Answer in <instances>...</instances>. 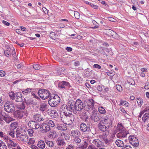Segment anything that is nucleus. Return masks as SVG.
<instances>
[{"instance_id":"nucleus-1","label":"nucleus","mask_w":149,"mask_h":149,"mask_svg":"<svg viewBox=\"0 0 149 149\" xmlns=\"http://www.w3.org/2000/svg\"><path fill=\"white\" fill-rule=\"evenodd\" d=\"M113 126L112 121L111 119L107 117L103 120H101L98 124V127L102 132H106L108 129Z\"/></svg>"},{"instance_id":"nucleus-2","label":"nucleus","mask_w":149,"mask_h":149,"mask_svg":"<svg viewBox=\"0 0 149 149\" xmlns=\"http://www.w3.org/2000/svg\"><path fill=\"white\" fill-rule=\"evenodd\" d=\"M74 142L79 146V149H85L88 145L87 142L84 140L81 141L79 136L74 138Z\"/></svg>"},{"instance_id":"nucleus-3","label":"nucleus","mask_w":149,"mask_h":149,"mask_svg":"<svg viewBox=\"0 0 149 149\" xmlns=\"http://www.w3.org/2000/svg\"><path fill=\"white\" fill-rule=\"evenodd\" d=\"M49 104L51 107H56L60 102V98L58 95H56L52 98L48 100Z\"/></svg>"},{"instance_id":"nucleus-4","label":"nucleus","mask_w":149,"mask_h":149,"mask_svg":"<svg viewBox=\"0 0 149 149\" xmlns=\"http://www.w3.org/2000/svg\"><path fill=\"white\" fill-rule=\"evenodd\" d=\"M5 110L8 113H13L15 110L14 104L12 102L7 101L5 103L4 106Z\"/></svg>"},{"instance_id":"nucleus-5","label":"nucleus","mask_w":149,"mask_h":149,"mask_svg":"<svg viewBox=\"0 0 149 149\" xmlns=\"http://www.w3.org/2000/svg\"><path fill=\"white\" fill-rule=\"evenodd\" d=\"M91 119L94 122H96L99 121L101 118L100 114L97 111L93 110L91 115Z\"/></svg>"},{"instance_id":"nucleus-6","label":"nucleus","mask_w":149,"mask_h":149,"mask_svg":"<svg viewBox=\"0 0 149 149\" xmlns=\"http://www.w3.org/2000/svg\"><path fill=\"white\" fill-rule=\"evenodd\" d=\"M50 125L46 123H42L40 125V131L42 133H46L50 130Z\"/></svg>"},{"instance_id":"nucleus-7","label":"nucleus","mask_w":149,"mask_h":149,"mask_svg":"<svg viewBox=\"0 0 149 149\" xmlns=\"http://www.w3.org/2000/svg\"><path fill=\"white\" fill-rule=\"evenodd\" d=\"M28 125L29 127L33 129H37L40 127V124L38 122L33 120L29 121Z\"/></svg>"},{"instance_id":"nucleus-8","label":"nucleus","mask_w":149,"mask_h":149,"mask_svg":"<svg viewBox=\"0 0 149 149\" xmlns=\"http://www.w3.org/2000/svg\"><path fill=\"white\" fill-rule=\"evenodd\" d=\"M15 115L17 117L21 118H22L26 117L28 115V113L26 111L18 110L16 111Z\"/></svg>"},{"instance_id":"nucleus-9","label":"nucleus","mask_w":149,"mask_h":149,"mask_svg":"<svg viewBox=\"0 0 149 149\" xmlns=\"http://www.w3.org/2000/svg\"><path fill=\"white\" fill-rule=\"evenodd\" d=\"M75 110L81 111L84 108V105L82 101L79 99H77L76 101Z\"/></svg>"},{"instance_id":"nucleus-10","label":"nucleus","mask_w":149,"mask_h":149,"mask_svg":"<svg viewBox=\"0 0 149 149\" xmlns=\"http://www.w3.org/2000/svg\"><path fill=\"white\" fill-rule=\"evenodd\" d=\"M60 109L61 112L63 113L65 116L68 114V113L70 112L72 113L71 111L70 110V107H68L66 104H64L62 105Z\"/></svg>"},{"instance_id":"nucleus-11","label":"nucleus","mask_w":149,"mask_h":149,"mask_svg":"<svg viewBox=\"0 0 149 149\" xmlns=\"http://www.w3.org/2000/svg\"><path fill=\"white\" fill-rule=\"evenodd\" d=\"M16 136L17 138L20 139L22 141L26 142L28 141V137L24 134L18 132Z\"/></svg>"},{"instance_id":"nucleus-12","label":"nucleus","mask_w":149,"mask_h":149,"mask_svg":"<svg viewBox=\"0 0 149 149\" xmlns=\"http://www.w3.org/2000/svg\"><path fill=\"white\" fill-rule=\"evenodd\" d=\"M68 114L65 115L67 118V119L69 120V122L72 123L74 121L76 117V114L74 113L72 114V112H69Z\"/></svg>"},{"instance_id":"nucleus-13","label":"nucleus","mask_w":149,"mask_h":149,"mask_svg":"<svg viewBox=\"0 0 149 149\" xmlns=\"http://www.w3.org/2000/svg\"><path fill=\"white\" fill-rule=\"evenodd\" d=\"M81 130L83 132H90V128L85 123H82L80 126Z\"/></svg>"},{"instance_id":"nucleus-14","label":"nucleus","mask_w":149,"mask_h":149,"mask_svg":"<svg viewBox=\"0 0 149 149\" xmlns=\"http://www.w3.org/2000/svg\"><path fill=\"white\" fill-rule=\"evenodd\" d=\"M109 134V132L107 131L106 132L103 133L102 136V138L104 141L105 143L107 144H109L110 143V141L107 137Z\"/></svg>"},{"instance_id":"nucleus-15","label":"nucleus","mask_w":149,"mask_h":149,"mask_svg":"<svg viewBox=\"0 0 149 149\" xmlns=\"http://www.w3.org/2000/svg\"><path fill=\"white\" fill-rule=\"evenodd\" d=\"M126 130H123L122 131H120L116 134L118 138L125 137L128 134Z\"/></svg>"},{"instance_id":"nucleus-16","label":"nucleus","mask_w":149,"mask_h":149,"mask_svg":"<svg viewBox=\"0 0 149 149\" xmlns=\"http://www.w3.org/2000/svg\"><path fill=\"white\" fill-rule=\"evenodd\" d=\"M56 127L58 130L61 131H65L67 129L66 126L64 124H57Z\"/></svg>"},{"instance_id":"nucleus-17","label":"nucleus","mask_w":149,"mask_h":149,"mask_svg":"<svg viewBox=\"0 0 149 149\" xmlns=\"http://www.w3.org/2000/svg\"><path fill=\"white\" fill-rule=\"evenodd\" d=\"M65 70L64 68H61L58 67L56 68V74L58 75L59 76H62L63 74V72Z\"/></svg>"},{"instance_id":"nucleus-18","label":"nucleus","mask_w":149,"mask_h":149,"mask_svg":"<svg viewBox=\"0 0 149 149\" xmlns=\"http://www.w3.org/2000/svg\"><path fill=\"white\" fill-rule=\"evenodd\" d=\"M15 95L16 96L15 97L14 100L16 102H21L22 100V94L20 93H17Z\"/></svg>"},{"instance_id":"nucleus-19","label":"nucleus","mask_w":149,"mask_h":149,"mask_svg":"<svg viewBox=\"0 0 149 149\" xmlns=\"http://www.w3.org/2000/svg\"><path fill=\"white\" fill-rule=\"evenodd\" d=\"M50 93L46 90L44 89L43 95L40 96V97L43 100H45L50 95Z\"/></svg>"},{"instance_id":"nucleus-20","label":"nucleus","mask_w":149,"mask_h":149,"mask_svg":"<svg viewBox=\"0 0 149 149\" xmlns=\"http://www.w3.org/2000/svg\"><path fill=\"white\" fill-rule=\"evenodd\" d=\"M33 118L37 122L44 120L43 118L42 117L41 115L38 114L34 115L33 117Z\"/></svg>"},{"instance_id":"nucleus-21","label":"nucleus","mask_w":149,"mask_h":149,"mask_svg":"<svg viewBox=\"0 0 149 149\" xmlns=\"http://www.w3.org/2000/svg\"><path fill=\"white\" fill-rule=\"evenodd\" d=\"M71 136H72L74 138L79 136L81 134V133L78 130H75L71 131Z\"/></svg>"},{"instance_id":"nucleus-22","label":"nucleus","mask_w":149,"mask_h":149,"mask_svg":"<svg viewBox=\"0 0 149 149\" xmlns=\"http://www.w3.org/2000/svg\"><path fill=\"white\" fill-rule=\"evenodd\" d=\"M115 143L118 146L121 148L124 147L125 145H126L123 141L119 139L116 140Z\"/></svg>"},{"instance_id":"nucleus-23","label":"nucleus","mask_w":149,"mask_h":149,"mask_svg":"<svg viewBox=\"0 0 149 149\" xmlns=\"http://www.w3.org/2000/svg\"><path fill=\"white\" fill-rule=\"evenodd\" d=\"M69 85V84L68 82L63 81L59 83L58 87L61 88H65V86H68Z\"/></svg>"},{"instance_id":"nucleus-24","label":"nucleus","mask_w":149,"mask_h":149,"mask_svg":"<svg viewBox=\"0 0 149 149\" xmlns=\"http://www.w3.org/2000/svg\"><path fill=\"white\" fill-rule=\"evenodd\" d=\"M85 104L91 106L90 107H92L93 108L94 106V102L93 99H91L88 100H87L86 101Z\"/></svg>"},{"instance_id":"nucleus-25","label":"nucleus","mask_w":149,"mask_h":149,"mask_svg":"<svg viewBox=\"0 0 149 149\" xmlns=\"http://www.w3.org/2000/svg\"><path fill=\"white\" fill-rule=\"evenodd\" d=\"M93 143L95 146L98 147H101L103 144L98 139L94 140Z\"/></svg>"},{"instance_id":"nucleus-26","label":"nucleus","mask_w":149,"mask_h":149,"mask_svg":"<svg viewBox=\"0 0 149 149\" xmlns=\"http://www.w3.org/2000/svg\"><path fill=\"white\" fill-rule=\"evenodd\" d=\"M38 147L41 149H44L45 147V145L44 142L42 140L39 141L37 144Z\"/></svg>"},{"instance_id":"nucleus-27","label":"nucleus","mask_w":149,"mask_h":149,"mask_svg":"<svg viewBox=\"0 0 149 149\" xmlns=\"http://www.w3.org/2000/svg\"><path fill=\"white\" fill-rule=\"evenodd\" d=\"M133 139H135L134 141H130V143L134 147H137L139 145V142L135 136L133 137Z\"/></svg>"},{"instance_id":"nucleus-28","label":"nucleus","mask_w":149,"mask_h":149,"mask_svg":"<svg viewBox=\"0 0 149 149\" xmlns=\"http://www.w3.org/2000/svg\"><path fill=\"white\" fill-rule=\"evenodd\" d=\"M47 104L45 103H41L40 105V111L43 112L47 109Z\"/></svg>"},{"instance_id":"nucleus-29","label":"nucleus","mask_w":149,"mask_h":149,"mask_svg":"<svg viewBox=\"0 0 149 149\" xmlns=\"http://www.w3.org/2000/svg\"><path fill=\"white\" fill-rule=\"evenodd\" d=\"M33 88H27L24 90H23L22 91V93L25 95H29L31 91Z\"/></svg>"},{"instance_id":"nucleus-30","label":"nucleus","mask_w":149,"mask_h":149,"mask_svg":"<svg viewBox=\"0 0 149 149\" xmlns=\"http://www.w3.org/2000/svg\"><path fill=\"white\" fill-rule=\"evenodd\" d=\"M7 123H9L10 122L14 120V119L12 118L10 116L6 115L4 120Z\"/></svg>"},{"instance_id":"nucleus-31","label":"nucleus","mask_w":149,"mask_h":149,"mask_svg":"<svg viewBox=\"0 0 149 149\" xmlns=\"http://www.w3.org/2000/svg\"><path fill=\"white\" fill-rule=\"evenodd\" d=\"M4 140L7 143L8 147L10 148V145L11 143V141H12V140H11V139L8 137V136L5 137Z\"/></svg>"},{"instance_id":"nucleus-32","label":"nucleus","mask_w":149,"mask_h":149,"mask_svg":"<svg viewBox=\"0 0 149 149\" xmlns=\"http://www.w3.org/2000/svg\"><path fill=\"white\" fill-rule=\"evenodd\" d=\"M57 144L60 146H62L65 144V142L62 139H58L56 141Z\"/></svg>"},{"instance_id":"nucleus-33","label":"nucleus","mask_w":149,"mask_h":149,"mask_svg":"<svg viewBox=\"0 0 149 149\" xmlns=\"http://www.w3.org/2000/svg\"><path fill=\"white\" fill-rule=\"evenodd\" d=\"M45 122L51 127H53L55 126V124L53 120H46V121Z\"/></svg>"},{"instance_id":"nucleus-34","label":"nucleus","mask_w":149,"mask_h":149,"mask_svg":"<svg viewBox=\"0 0 149 149\" xmlns=\"http://www.w3.org/2000/svg\"><path fill=\"white\" fill-rule=\"evenodd\" d=\"M45 142L48 146L52 147L54 146V143L53 141L45 140Z\"/></svg>"},{"instance_id":"nucleus-35","label":"nucleus","mask_w":149,"mask_h":149,"mask_svg":"<svg viewBox=\"0 0 149 149\" xmlns=\"http://www.w3.org/2000/svg\"><path fill=\"white\" fill-rule=\"evenodd\" d=\"M117 129L120 131H122L123 130H126L125 128L123 127L121 124H118L117 126Z\"/></svg>"},{"instance_id":"nucleus-36","label":"nucleus","mask_w":149,"mask_h":149,"mask_svg":"<svg viewBox=\"0 0 149 149\" xmlns=\"http://www.w3.org/2000/svg\"><path fill=\"white\" fill-rule=\"evenodd\" d=\"M99 112L101 114H104L106 113L105 109L102 107H99L98 108Z\"/></svg>"},{"instance_id":"nucleus-37","label":"nucleus","mask_w":149,"mask_h":149,"mask_svg":"<svg viewBox=\"0 0 149 149\" xmlns=\"http://www.w3.org/2000/svg\"><path fill=\"white\" fill-rule=\"evenodd\" d=\"M25 101L26 103L27 104H32L34 103V101L32 98H30L26 100L25 99Z\"/></svg>"},{"instance_id":"nucleus-38","label":"nucleus","mask_w":149,"mask_h":149,"mask_svg":"<svg viewBox=\"0 0 149 149\" xmlns=\"http://www.w3.org/2000/svg\"><path fill=\"white\" fill-rule=\"evenodd\" d=\"M93 108L92 107H90V106L86 104H85V105L84 106V109L87 111L92 110Z\"/></svg>"},{"instance_id":"nucleus-39","label":"nucleus","mask_w":149,"mask_h":149,"mask_svg":"<svg viewBox=\"0 0 149 149\" xmlns=\"http://www.w3.org/2000/svg\"><path fill=\"white\" fill-rule=\"evenodd\" d=\"M6 115L4 112H0V121H3L4 120Z\"/></svg>"},{"instance_id":"nucleus-40","label":"nucleus","mask_w":149,"mask_h":149,"mask_svg":"<svg viewBox=\"0 0 149 149\" xmlns=\"http://www.w3.org/2000/svg\"><path fill=\"white\" fill-rule=\"evenodd\" d=\"M76 102H73L71 104V105H70V110L71 111V110H73L74 111V110H75V107H76Z\"/></svg>"},{"instance_id":"nucleus-41","label":"nucleus","mask_w":149,"mask_h":149,"mask_svg":"<svg viewBox=\"0 0 149 149\" xmlns=\"http://www.w3.org/2000/svg\"><path fill=\"white\" fill-rule=\"evenodd\" d=\"M149 118V114L148 113H145L142 117L143 121L145 122Z\"/></svg>"},{"instance_id":"nucleus-42","label":"nucleus","mask_w":149,"mask_h":149,"mask_svg":"<svg viewBox=\"0 0 149 149\" xmlns=\"http://www.w3.org/2000/svg\"><path fill=\"white\" fill-rule=\"evenodd\" d=\"M33 68L36 70H38L41 68V66L38 64L33 65Z\"/></svg>"},{"instance_id":"nucleus-43","label":"nucleus","mask_w":149,"mask_h":149,"mask_svg":"<svg viewBox=\"0 0 149 149\" xmlns=\"http://www.w3.org/2000/svg\"><path fill=\"white\" fill-rule=\"evenodd\" d=\"M9 95L10 98L12 100H14L15 99V95L14 93L13 92H9Z\"/></svg>"},{"instance_id":"nucleus-44","label":"nucleus","mask_w":149,"mask_h":149,"mask_svg":"<svg viewBox=\"0 0 149 149\" xmlns=\"http://www.w3.org/2000/svg\"><path fill=\"white\" fill-rule=\"evenodd\" d=\"M25 107V104L23 102H22L21 104L19 105L18 107V109L21 110L24 109Z\"/></svg>"},{"instance_id":"nucleus-45","label":"nucleus","mask_w":149,"mask_h":149,"mask_svg":"<svg viewBox=\"0 0 149 149\" xmlns=\"http://www.w3.org/2000/svg\"><path fill=\"white\" fill-rule=\"evenodd\" d=\"M14 131L13 130H11L8 132V134L12 137H14Z\"/></svg>"},{"instance_id":"nucleus-46","label":"nucleus","mask_w":149,"mask_h":149,"mask_svg":"<svg viewBox=\"0 0 149 149\" xmlns=\"http://www.w3.org/2000/svg\"><path fill=\"white\" fill-rule=\"evenodd\" d=\"M27 132L29 134V135L30 136H33V134L34 133V131L33 130V129H29L28 130Z\"/></svg>"},{"instance_id":"nucleus-47","label":"nucleus","mask_w":149,"mask_h":149,"mask_svg":"<svg viewBox=\"0 0 149 149\" xmlns=\"http://www.w3.org/2000/svg\"><path fill=\"white\" fill-rule=\"evenodd\" d=\"M5 55L6 56L9 57L10 56V53L8 50H5L4 51Z\"/></svg>"},{"instance_id":"nucleus-48","label":"nucleus","mask_w":149,"mask_h":149,"mask_svg":"<svg viewBox=\"0 0 149 149\" xmlns=\"http://www.w3.org/2000/svg\"><path fill=\"white\" fill-rule=\"evenodd\" d=\"M137 102L139 105H141L143 103V100L140 98H137Z\"/></svg>"},{"instance_id":"nucleus-49","label":"nucleus","mask_w":149,"mask_h":149,"mask_svg":"<svg viewBox=\"0 0 149 149\" xmlns=\"http://www.w3.org/2000/svg\"><path fill=\"white\" fill-rule=\"evenodd\" d=\"M116 88L117 90L119 92H121L122 91V88L121 86L119 85H116Z\"/></svg>"},{"instance_id":"nucleus-50","label":"nucleus","mask_w":149,"mask_h":149,"mask_svg":"<svg viewBox=\"0 0 149 149\" xmlns=\"http://www.w3.org/2000/svg\"><path fill=\"white\" fill-rule=\"evenodd\" d=\"M74 15L76 18L78 19L79 18V14L77 11H74Z\"/></svg>"},{"instance_id":"nucleus-51","label":"nucleus","mask_w":149,"mask_h":149,"mask_svg":"<svg viewBox=\"0 0 149 149\" xmlns=\"http://www.w3.org/2000/svg\"><path fill=\"white\" fill-rule=\"evenodd\" d=\"M7 148V147L5 143L3 142L1 145V147H0V149H6Z\"/></svg>"},{"instance_id":"nucleus-52","label":"nucleus","mask_w":149,"mask_h":149,"mask_svg":"<svg viewBox=\"0 0 149 149\" xmlns=\"http://www.w3.org/2000/svg\"><path fill=\"white\" fill-rule=\"evenodd\" d=\"M18 145L16 143H14L13 141L12 140V141H11V143L10 145V148L11 147H15L17 146V145Z\"/></svg>"},{"instance_id":"nucleus-53","label":"nucleus","mask_w":149,"mask_h":149,"mask_svg":"<svg viewBox=\"0 0 149 149\" xmlns=\"http://www.w3.org/2000/svg\"><path fill=\"white\" fill-rule=\"evenodd\" d=\"M44 89H42L39 90L38 92V95L40 97L41 96L40 95H43V93H44Z\"/></svg>"},{"instance_id":"nucleus-54","label":"nucleus","mask_w":149,"mask_h":149,"mask_svg":"<svg viewBox=\"0 0 149 149\" xmlns=\"http://www.w3.org/2000/svg\"><path fill=\"white\" fill-rule=\"evenodd\" d=\"M61 137L62 139H64V138L66 136L67 137V134H65V133H64L63 132H62L61 133Z\"/></svg>"},{"instance_id":"nucleus-55","label":"nucleus","mask_w":149,"mask_h":149,"mask_svg":"<svg viewBox=\"0 0 149 149\" xmlns=\"http://www.w3.org/2000/svg\"><path fill=\"white\" fill-rule=\"evenodd\" d=\"M66 149H78L75 148L72 145H70L68 146Z\"/></svg>"},{"instance_id":"nucleus-56","label":"nucleus","mask_w":149,"mask_h":149,"mask_svg":"<svg viewBox=\"0 0 149 149\" xmlns=\"http://www.w3.org/2000/svg\"><path fill=\"white\" fill-rule=\"evenodd\" d=\"M93 68L100 69L101 68V66L97 64H94L93 66Z\"/></svg>"},{"instance_id":"nucleus-57","label":"nucleus","mask_w":149,"mask_h":149,"mask_svg":"<svg viewBox=\"0 0 149 149\" xmlns=\"http://www.w3.org/2000/svg\"><path fill=\"white\" fill-rule=\"evenodd\" d=\"M134 136H130L129 137V141H134L136 140L135 139H133V137Z\"/></svg>"},{"instance_id":"nucleus-58","label":"nucleus","mask_w":149,"mask_h":149,"mask_svg":"<svg viewBox=\"0 0 149 149\" xmlns=\"http://www.w3.org/2000/svg\"><path fill=\"white\" fill-rule=\"evenodd\" d=\"M5 72L4 71L1 70L0 71V76L3 77L5 76Z\"/></svg>"},{"instance_id":"nucleus-59","label":"nucleus","mask_w":149,"mask_h":149,"mask_svg":"<svg viewBox=\"0 0 149 149\" xmlns=\"http://www.w3.org/2000/svg\"><path fill=\"white\" fill-rule=\"evenodd\" d=\"M0 137L3 138L4 139L5 137H7L2 132H0Z\"/></svg>"},{"instance_id":"nucleus-60","label":"nucleus","mask_w":149,"mask_h":149,"mask_svg":"<svg viewBox=\"0 0 149 149\" xmlns=\"http://www.w3.org/2000/svg\"><path fill=\"white\" fill-rule=\"evenodd\" d=\"M90 6L92 7L94 9H97L98 8L97 6L93 4L92 3L90 4Z\"/></svg>"},{"instance_id":"nucleus-61","label":"nucleus","mask_w":149,"mask_h":149,"mask_svg":"<svg viewBox=\"0 0 149 149\" xmlns=\"http://www.w3.org/2000/svg\"><path fill=\"white\" fill-rule=\"evenodd\" d=\"M74 64L75 65V66H78L80 65V63L79 61H76L74 62Z\"/></svg>"},{"instance_id":"nucleus-62","label":"nucleus","mask_w":149,"mask_h":149,"mask_svg":"<svg viewBox=\"0 0 149 149\" xmlns=\"http://www.w3.org/2000/svg\"><path fill=\"white\" fill-rule=\"evenodd\" d=\"M124 149H132V148L129 146H127L126 145H125V146L124 147Z\"/></svg>"},{"instance_id":"nucleus-63","label":"nucleus","mask_w":149,"mask_h":149,"mask_svg":"<svg viewBox=\"0 0 149 149\" xmlns=\"http://www.w3.org/2000/svg\"><path fill=\"white\" fill-rule=\"evenodd\" d=\"M31 148L32 149H40L38 147L34 145H32L31 146Z\"/></svg>"},{"instance_id":"nucleus-64","label":"nucleus","mask_w":149,"mask_h":149,"mask_svg":"<svg viewBox=\"0 0 149 149\" xmlns=\"http://www.w3.org/2000/svg\"><path fill=\"white\" fill-rule=\"evenodd\" d=\"M88 149H97L94 146L90 145L88 147Z\"/></svg>"}]
</instances>
